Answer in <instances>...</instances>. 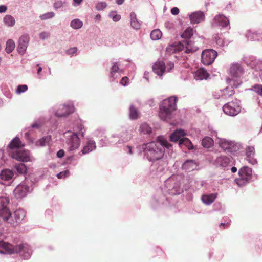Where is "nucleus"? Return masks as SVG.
Segmentation results:
<instances>
[{
	"label": "nucleus",
	"mask_w": 262,
	"mask_h": 262,
	"mask_svg": "<svg viewBox=\"0 0 262 262\" xmlns=\"http://www.w3.org/2000/svg\"><path fill=\"white\" fill-rule=\"evenodd\" d=\"M172 145L163 136H158L155 141L144 143L139 147V154L144 160L154 162L162 159L165 148L172 150Z\"/></svg>",
	"instance_id": "f257e3e1"
},
{
	"label": "nucleus",
	"mask_w": 262,
	"mask_h": 262,
	"mask_svg": "<svg viewBox=\"0 0 262 262\" xmlns=\"http://www.w3.org/2000/svg\"><path fill=\"white\" fill-rule=\"evenodd\" d=\"M180 178V177L178 176H172L165 181L164 185L162 188V193L156 194L152 198L151 205L154 208L169 204V198L166 196V194L177 195L182 192Z\"/></svg>",
	"instance_id": "f03ea898"
},
{
	"label": "nucleus",
	"mask_w": 262,
	"mask_h": 262,
	"mask_svg": "<svg viewBox=\"0 0 262 262\" xmlns=\"http://www.w3.org/2000/svg\"><path fill=\"white\" fill-rule=\"evenodd\" d=\"M73 129L77 132L67 131L64 133L67 149L69 151H73L78 149L80 145V140L78 135L84 136L85 129L81 119H77L74 123Z\"/></svg>",
	"instance_id": "7ed1b4c3"
},
{
	"label": "nucleus",
	"mask_w": 262,
	"mask_h": 262,
	"mask_svg": "<svg viewBox=\"0 0 262 262\" xmlns=\"http://www.w3.org/2000/svg\"><path fill=\"white\" fill-rule=\"evenodd\" d=\"M24 145L21 143L19 139L16 137L9 144L8 147L11 149L10 152L11 157L17 161L27 162L31 161L30 153L28 150L20 148Z\"/></svg>",
	"instance_id": "20e7f679"
},
{
	"label": "nucleus",
	"mask_w": 262,
	"mask_h": 262,
	"mask_svg": "<svg viewBox=\"0 0 262 262\" xmlns=\"http://www.w3.org/2000/svg\"><path fill=\"white\" fill-rule=\"evenodd\" d=\"M178 99L175 96L163 100L159 105V116L160 118L168 121L172 117L173 112L177 108Z\"/></svg>",
	"instance_id": "39448f33"
},
{
	"label": "nucleus",
	"mask_w": 262,
	"mask_h": 262,
	"mask_svg": "<svg viewBox=\"0 0 262 262\" xmlns=\"http://www.w3.org/2000/svg\"><path fill=\"white\" fill-rule=\"evenodd\" d=\"M133 130L122 127L118 133L113 134L108 139L110 144H115L119 146L120 145L130 140L133 137Z\"/></svg>",
	"instance_id": "423d86ee"
},
{
	"label": "nucleus",
	"mask_w": 262,
	"mask_h": 262,
	"mask_svg": "<svg viewBox=\"0 0 262 262\" xmlns=\"http://www.w3.org/2000/svg\"><path fill=\"white\" fill-rule=\"evenodd\" d=\"M230 74L232 77V78H227V82L230 85H233L235 88H237L242 83V81L239 79L243 74L244 70L242 67L238 64H233L230 68Z\"/></svg>",
	"instance_id": "0eeeda50"
},
{
	"label": "nucleus",
	"mask_w": 262,
	"mask_h": 262,
	"mask_svg": "<svg viewBox=\"0 0 262 262\" xmlns=\"http://www.w3.org/2000/svg\"><path fill=\"white\" fill-rule=\"evenodd\" d=\"M9 215L7 216L4 223L9 224L13 226H16L23 223L26 217V211L23 209L16 210L13 213L11 211Z\"/></svg>",
	"instance_id": "6e6552de"
},
{
	"label": "nucleus",
	"mask_w": 262,
	"mask_h": 262,
	"mask_svg": "<svg viewBox=\"0 0 262 262\" xmlns=\"http://www.w3.org/2000/svg\"><path fill=\"white\" fill-rule=\"evenodd\" d=\"M252 169L248 166H244L241 168L238 171V178L234 181L239 186H243L249 183L252 179Z\"/></svg>",
	"instance_id": "1a4fd4ad"
},
{
	"label": "nucleus",
	"mask_w": 262,
	"mask_h": 262,
	"mask_svg": "<svg viewBox=\"0 0 262 262\" xmlns=\"http://www.w3.org/2000/svg\"><path fill=\"white\" fill-rule=\"evenodd\" d=\"M55 115L58 117H67L73 113L75 110L74 103L72 101L67 102L59 105L57 108H54Z\"/></svg>",
	"instance_id": "9d476101"
},
{
	"label": "nucleus",
	"mask_w": 262,
	"mask_h": 262,
	"mask_svg": "<svg viewBox=\"0 0 262 262\" xmlns=\"http://www.w3.org/2000/svg\"><path fill=\"white\" fill-rule=\"evenodd\" d=\"M218 143L220 147L227 152L233 153L238 151L241 148V145L239 143L223 138L219 139Z\"/></svg>",
	"instance_id": "9b49d317"
},
{
	"label": "nucleus",
	"mask_w": 262,
	"mask_h": 262,
	"mask_svg": "<svg viewBox=\"0 0 262 262\" xmlns=\"http://www.w3.org/2000/svg\"><path fill=\"white\" fill-rule=\"evenodd\" d=\"M223 111L227 115L235 116L241 111L240 101L235 100L224 104L223 106Z\"/></svg>",
	"instance_id": "f8f14e48"
},
{
	"label": "nucleus",
	"mask_w": 262,
	"mask_h": 262,
	"mask_svg": "<svg viewBox=\"0 0 262 262\" xmlns=\"http://www.w3.org/2000/svg\"><path fill=\"white\" fill-rule=\"evenodd\" d=\"M173 67L174 64L172 62L165 63L163 61H158L154 64L152 69L157 75L162 76L165 73L170 72Z\"/></svg>",
	"instance_id": "ddd939ff"
},
{
	"label": "nucleus",
	"mask_w": 262,
	"mask_h": 262,
	"mask_svg": "<svg viewBox=\"0 0 262 262\" xmlns=\"http://www.w3.org/2000/svg\"><path fill=\"white\" fill-rule=\"evenodd\" d=\"M10 200L7 196L0 197V223H4L10 210L8 207Z\"/></svg>",
	"instance_id": "4468645a"
},
{
	"label": "nucleus",
	"mask_w": 262,
	"mask_h": 262,
	"mask_svg": "<svg viewBox=\"0 0 262 262\" xmlns=\"http://www.w3.org/2000/svg\"><path fill=\"white\" fill-rule=\"evenodd\" d=\"M217 55V52L213 49L205 50L202 53V62L204 65L209 66L213 63Z\"/></svg>",
	"instance_id": "2eb2a0df"
},
{
	"label": "nucleus",
	"mask_w": 262,
	"mask_h": 262,
	"mask_svg": "<svg viewBox=\"0 0 262 262\" xmlns=\"http://www.w3.org/2000/svg\"><path fill=\"white\" fill-rule=\"evenodd\" d=\"M32 189L26 184L22 183L18 185L13 191L15 198L17 199H22L32 191Z\"/></svg>",
	"instance_id": "dca6fc26"
},
{
	"label": "nucleus",
	"mask_w": 262,
	"mask_h": 262,
	"mask_svg": "<svg viewBox=\"0 0 262 262\" xmlns=\"http://www.w3.org/2000/svg\"><path fill=\"white\" fill-rule=\"evenodd\" d=\"M212 25L214 27H221L222 28H228V29L230 28L229 19L221 14H219L214 17Z\"/></svg>",
	"instance_id": "f3484780"
},
{
	"label": "nucleus",
	"mask_w": 262,
	"mask_h": 262,
	"mask_svg": "<svg viewBox=\"0 0 262 262\" xmlns=\"http://www.w3.org/2000/svg\"><path fill=\"white\" fill-rule=\"evenodd\" d=\"M16 249H17L16 253H19L20 256L24 259H28L30 258L32 250L31 247L27 244H23L16 246Z\"/></svg>",
	"instance_id": "a211bd4d"
},
{
	"label": "nucleus",
	"mask_w": 262,
	"mask_h": 262,
	"mask_svg": "<svg viewBox=\"0 0 262 262\" xmlns=\"http://www.w3.org/2000/svg\"><path fill=\"white\" fill-rule=\"evenodd\" d=\"M29 41L30 37L28 34H24L19 37L17 48L19 54L24 55L25 53Z\"/></svg>",
	"instance_id": "6ab92c4d"
},
{
	"label": "nucleus",
	"mask_w": 262,
	"mask_h": 262,
	"mask_svg": "<svg viewBox=\"0 0 262 262\" xmlns=\"http://www.w3.org/2000/svg\"><path fill=\"white\" fill-rule=\"evenodd\" d=\"M209 161L216 167L221 168L227 167L231 162L230 158L226 156H220L214 160H209Z\"/></svg>",
	"instance_id": "aec40b11"
},
{
	"label": "nucleus",
	"mask_w": 262,
	"mask_h": 262,
	"mask_svg": "<svg viewBox=\"0 0 262 262\" xmlns=\"http://www.w3.org/2000/svg\"><path fill=\"white\" fill-rule=\"evenodd\" d=\"M17 250V249H16V246H13L3 240L0 241V254H15L16 253Z\"/></svg>",
	"instance_id": "412c9836"
},
{
	"label": "nucleus",
	"mask_w": 262,
	"mask_h": 262,
	"mask_svg": "<svg viewBox=\"0 0 262 262\" xmlns=\"http://www.w3.org/2000/svg\"><path fill=\"white\" fill-rule=\"evenodd\" d=\"M189 17L191 24H196L205 20V14L201 11H197L190 13Z\"/></svg>",
	"instance_id": "4be33fe9"
},
{
	"label": "nucleus",
	"mask_w": 262,
	"mask_h": 262,
	"mask_svg": "<svg viewBox=\"0 0 262 262\" xmlns=\"http://www.w3.org/2000/svg\"><path fill=\"white\" fill-rule=\"evenodd\" d=\"M14 173L13 171L9 169H5L1 171L0 173L1 183L5 184V182H11L14 178Z\"/></svg>",
	"instance_id": "5701e85b"
},
{
	"label": "nucleus",
	"mask_w": 262,
	"mask_h": 262,
	"mask_svg": "<svg viewBox=\"0 0 262 262\" xmlns=\"http://www.w3.org/2000/svg\"><path fill=\"white\" fill-rule=\"evenodd\" d=\"M244 62L252 68L257 70H262V60H257L253 57H245Z\"/></svg>",
	"instance_id": "b1692460"
},
{
	"label": "nucleus",
	"mask_w": 262,
	"mask_h": 262,
	"mask_svg": "<svg viewBox=\"0 0 262 262\" xmlns=\"http://www.w3.org/2000/svg\"><path fill=\"white\" fill-rule=\"evenodd\" d=\"M122 71L123 70L119 68V64L117 62H112L110 73L111 80L113 81L119 77Z\"/></svg>",
	"instance_id": "393cba45"
},
{
	"label": "nucleus",
	"mask_w": 262,
	"mask_h": 262,
	"mask_svg": "<svg viewBox=\"0 0 262 262\" xmlns=\"http://www.w3.org/2000/svg\"><path fill=\"white\" fill-rule=\"evenodd\" d=\"M41 126V123L40 122H39L38 121H36L34 122L33 123H32L30 125V127H29L27 129H26L27 130L24 134H25V138L30 143H33V141H34L33 139L32 138L30 137V134L31 132L32 129H33V128L39 129V128H40Z\"/></svg>",
	"instance_id": "a878e982"
},
{
	"label": "nucleus",
	"mask_w": 262,
	"mask_h": 262,
	"mask_svg": "<svg viewBox=\"0 0 262 262\" xmlns=\"http://www.w3.org/2000/svg\"><path fill=\"white\" fill-rule=\"evenodd\" d=\"M96 148L95 142L92 139H88L85 145L83 147L81 152L82 155H86Z\"/></svg>",
	"instance_id": "bb28decb"
},
{
	"label": "nucleus",
	"mask_w": 262,
	"mask_h": 262,
	"mask_svg": "<svg viewBox=\"0 0 262 262\" xmlns=\"http://www.w3.org/2000/svg\"><path fill=\"white\" fill-rule=\"evenodd\" d=\"M213 39L216 45L220 47H226L231 42L230 39L223 37L222 34H215Z\"/></svg>",
	"instance_id": "cd10ccee"
},
{
	"label": "nucleus",
	"mask_w": 262,
	"mask_h": 262,
	"mask_svg": "<svg viewBox=\"0 0 262 262\" xmlns=\"http://www.w3.org/2000/svg\"><path fill=\"white\" fill-rule=\"evenodd\" d=\"M198 165L193 160H186L182 165V168L187 171H192L198 169Z\"/></svg>",
	"instance_id": "c85d7f7f"
},
{
	"label": "nucleus",
	"mask_w": 262,
	"mask_h": 262,
	"mask_svg": "<svg viewBox=\"0 0 262 262\" xmlns=\"http://www.w3.org/2000/svg\"><path fill=\"white\" fill-rule=\"evenodd\" d=\"M217 195L216 193L204 194L201 196V201L205 205L209 206L214 202Z\"/></svg>",
	"instance_id": "c756f323"
},
{
	"label": "nucleus",
	"mask_w": 262,
	"mask_h": 262,
	"mask_svg": "<svg viewBox=\"0 0 262 262\" xmlns=\"http://www.w3.org/2000/svg\"><path fill=\"white\" fill-rule=\"evenodd\" d=\"M180 43L184 45V47L182 48V50H184L187 53L194 52L196 51L198 48L194 45L193 42L189 40H184L181 42Z\"/></svg>",
	"instance_id": "7c9ffc66"
},
{
	"label": "nucleus",
	"mask_w": 262,
	"mask_h": 262,
	"mask_svg": "<svg viewBox=\"0 0 262 262\" xmlns=\"http://www.w3.org/2000/svg\"><path fill=\"white\" fill-rule=\"evenodd\" d=\"M186 135V133L184 130L182 129H177L171 134L170 139L171 141L176 142L178 141H180V139Z\"/></svg>",
	"instance_id": "2f4dec72"
},
{
	"label": "nucleus",
	"mask_w": 262,
	"mask_h": 262,
	"mask_svg": "<svg viewBox=\"0 0 262 262\" xmlns=\"http://www.w3.org/2000/svg\"><path fill=\"white\" fill-rule=\"evenodd\" d=\"M209 75L208 73L204 68L197 70L193 74L194 78L196 80L206 79Z\"/></svg>",
	"instance_id": "473e14b6"
},
{
	"label": "nucleus",
	"mask_w": 262,
	"mask_h": 262,
	"mask_svg": "<svg viewBox=\"0 0 262 262\" xmlns=\"http://www.w3.org/2000/svg\"><path fill=\"white\" fill-rule=\"evenodd\" d=\"M246 154L249 163L253 165L256 163V160L253 158L255 155V148L253 146H248L246 149Z\"/></svg>",
	"instance_id": "72a5a7b5"
},
{
	"label": "nucleus",
	"mask_w": 262,
	"mask_h": 262,
	"mask_svg": "<svg viewBox=\"0 0 262 262\" xmlns=\"http://www.w3.org/2000/svg\"><path fill=\"white\" fill-rule=\"evenodd\" d=\"M233 85H231V87H227L222 91V100H226L231 96L234 95V90L233 89Z\"/></svg>",
	"instance_id": "f704fd0d"
},
{
	"label": "nucleus",
	"mask_w": 262,
	"mask_h": 262,
	"mask_svg": "<svg viewBox=\"0 0 262 262\" xmlns=\"http://www.w3.org/2000/svg\"><path fill=\"white\" fill-rule=\"evenodd\" d=\"M184 47L183 43H179L177 45H171L166 48V52L168 54H171L177 52L182 51V48Z\"/></svg>",
	"instance_id": "c9c22d12"
},
{
	"label": "nucleus",
	"mask_w": 262,
	"mask_h": 262,
	"mask_svg": "<svg viewBox=\"0 0 262 262\" xmlns=\"http://www.w3.org/2000/svg\"><path fill=\"white\" fill-rule=\"evenodd\" d=\"M246 37L250 40L254 41V40H260L259 37L262 36V33L257 32H252L251 30H249L246 33Z\"/></svg>",
	"instance_id": "e433bc0d"
},
{
	"label": "nucleus",
	"mask_w": 262,
	"mask_h": 262,
	"mask_svg": "<svg viewBox=\"0 0 262 262\" xmlns=\"http://www.w3.org/2000/svg\"><path fill=\"white\" fill-rule=\"evenodd\" d=\"M52 140V136L51 135H47L43 137L42 138L38 140L35 145L37 146L43 147L48 145Z\"/></svg>",
	"instance_id": "4c0bfd02"
},
{
	"label": "nucleus",
	"mask_w": 262,
	"mask_h": 262,
	"mask_svg": "<svg viewBox=\"0 0 262 262\" xmlns=\"http://www.w3.org/2000/svg\"><path fill=\"white\" fill-rule=\"evenodd\" d=\"M179 145L181 148L185 147L187 149H192L193 147L191 141L187 138L183 137L180 139Z\"/></svg>",
	"instance_id": "58836bf2"
},
{
	"label": "nucleus",
	"mask_w": 262,
	"mask_h": 262,
	"mask_svg": "<svg viewBox=\"0 0 262 262\" xmlns=\"http://www.w3.org/2000/svg\"><path fill=\"white\" fill-rule=\"evenodd\" d=\"M139 132L142 134L150 135L152 133V128L148 124L144 122L140 125Z\"/></svg>",
	"instance_id": "ea45409f"
},
{
	"label": "nucleus",
	"mask_w": 262,
	"mask_h": 262,
	"mask_svg": "<svg viewBox=\"0 0 262 262\" xmlns=\"http://www.w3.org/2000/svg\"><path fill=\"white\" fill-rule=\"evenodd\" d=\"M130 25L134 29L138 30L140 29L141 24L138 21L136 14L135 12H133L130 14Z\"/></svg>",
	"instance_id": "a19ab883"
},
{
	"label": "nucleus",
	"mask_w": 262,
	"mask_h": 262,
	"mask_svg": "<svg viewBox=\"0 0 262 262\" xmlns=\"http://www.w3.org/2000/svg\"><path fill=\"white\" fill-rule=\"evenodd\" d=\"M4 24L8 26L12 27L15 24V19L13 16L11 15H6L3 19Z\"/></svg>",
	"instance_id": "79ce46f5"
},
{
	"label": "nucleus",
	"mask_w": 262,
	"mask_h": 262,
	"mask_svg": "<svg viewBox=\"0 0 262 262\" xmlns=\"http://www.w3.org/2000/svg\"><path fill=\"white\" fill-rule=\"evenodd\" d=\"M70 25L72 29L78 30L82 27L83 23L80 19L75 18L71 21Z\"/></svg>",
	"instance_id": "37998d69"
},
{
	"label": "nucleus",
	"mask_w": 262,
	"mask_h": 262,
	"mask_svg": "<svg viewBox=\"0 0 262 262\" xmlns=\"http://www.w3.org/2000/svg\"><path fill=\"white\" fill-rule=\"evenodd\" d=\"M213 140L209 137H205L202 140V145L205 148H209L213 146Z\"/></svg>",
	"instance_id": "c03bdc74"
},
{
	"label": "nucleus",
	"mask_w": 262,
	"mask_h": 262,
	"mask_svg": "<svg viewBox=\"0 0 262 262\" xmlns=\"http://www.w3.org/2000/svg\"><path fill=\"white\" fill-rule=\"evenodd\" d=\"M15 47L14 41L11 39H8L6 42L5 51L6 53L9 54L11 53Z\"/></svg>",
	"instance_id": "a18cd8bd"
},
{
	"label": "nucleus",
	"mask_w": 262,
	"mask_h": 262,
	"mask_svg": "<svg viewBox=\"0 0 262 262\" xmlns=\"http://www.w3.org/2000/svg\"><path fill=\"white\" fill-rule=\"evenodd\" d=\"M139 116V112L136 108L131 105L129 108V117L131 119H137Z\"/></svg>",
	"instance_id": "49530a36"
},
{
	"label": "nucleus",
	"mask_w": 262,
	"mask_h": 262,
	"mask_svg": "<svg viewBox=\"0 0 262 262\" xmlns=\"http://www.w3.org/2000/svg\"><path fill=\"white\" fill-rule=\"evenodd\" d=\"M162 35V32L159 29H155L151 31L150 38L153 40H157L161 38Z\"/></svg>",
	"instance_id": "de8ad7c7"
},
{
	"label": "nucleus",
	"mask_w": 262,
	"mask_h": 262,
	"mask_svg": "<svg viewBox=\"0 0 262 262\" xmlns=\"http://www.w3.org/2000/svg\"><path fill=\"white\" fill-rule=\"evenodd\" d=\"M14 169L19 174H23L27 171V168L26 165L24 163H19L15 165Z\"/></svg>",
	"instance_id": "09e8293b"
},
{
	"label": "nucleus",
	"mask_w": 262,
	"mask_h": 262,
	"mask_svg": "<svg viewBox=\"0 0 262 262\" xmlns=\"http://www.w3.org/2000/svg\"><path fill=\"white\" fill-rule=\"evenodd\" d=\"M108 17L115 22L119 21L121 18V15L118 14L116 11H111L108 14Z\"/></svg>",
	"instance_id": "8fccbe9b"
},
{
	"label": "nucleus",
	"mask_w": 262,
	"mask_h": 262,
	"mask_svg": "<svg viewBox=\"0 0 262 262\" xmlns=\"http://www.w3.org/2000/svg\"><path fill=\"white\" fill-rule=\"evenodd\" d=\"M193 35V29L191 27H188L182 34L181 37L183 38H189Z\"/></svg>",
	"instance_id": "3c124183"
},
{
	"label": "nucleus",
	"mask_w": 262,
	"mask_h": 262,
	"mask_svg": "<svg viewBox=\"0 0 262 262\" xmlns=\"http://www.w3.org/2000/svg\"><path fill=\"white\" fill-rule=\"evenodd\" d=\"M55 14L53 12H48L44 14H41L39 16V18L42 20H45L53 18Z\"/></svg>",
	"instance_id": "603ef678"
},
{
	"label": "nucleus",
	"mask_w": 262,
	"mask_h": 262,
	"mask_svg": "<svg viewBox=\"0 0 262 262\" xmlns=\"http://www.w3.org/2000/svg\"><path fill=\"white\" fill-rule=\"evenodd\" d=\"M66 3H67L65 1H62L61 0H58L53 3V7L55 10H57L62 8L64 6H66Z\"/></svg>",
	"instance_id": "864d4df0"
},
{
	"label": "nucleus",
	"mask_w": 262,
	"mask_h": 262,
	"mask_svg": "<svg viewBox=\"0 0 262 262\" xmlns=\"http://www.w3.org/2000/svg\"><path fill=\"white\" fill-rule=\"evenodd\" d=\"M28 86L26 84L19 85L16 90V94L19 95L23 93H25L28 90Z\"/></svg>",
	"instance_id": "5fc2aeb1"
},
{
	"label": "nucleus",
	"mask_w": 262,
	"mask_h": 262,
	"mask_svg": "<svg viewBox=\"0 0 262 262\" xmlns=\"http://www.w3.org/2000/svg\"><path fill=\"white\" fill-rule=\"evenodd\" d=\"M107 7V4L105 2H100L96 4L95 8L98 11H102Z\"/></svg>",
	"instance_id": "6e6d98bb"
},
{
	"label": "nucleus",
	"mask_w": 262,
	"mask_h": 262,
	"mask_svg": "<svg viewBox=\"0 0 262 262\" xmlns=\"http://www.w3.org/2000/svg\"><path fill=\"white\" fill-rule=\"evenodd\" d=\"M251 90L255 92L259 95L262 96V85L255 84L252 87Z\"/></svg>",
	"instance_id": "4d7b16f0"
},
{
	"label": "nucleus",
	"mask_w": 262,
	"mask_h": 262,
	"mask_svg": "<svg viewBox=\"0 0 262 262\" xmlns=\"http://www.w3.org/2000/svg\"><path fill=\"white\" fill-rule=\"evenodd\" d=\"M70 171L68 170H66L61 171L57 174V177L58 179H64L70 176Z\"/></svg>",
	"instance_id": "13d9d810"
},
{
	"label": "nucleus",
	"mask_w": 262,
	"mask_h": 262,
	"mask_svg": "<svg viewBox=\"0 0 262 262\" xmlns=\"http://www.w3.org/2000/svg\"><path fill=\"white\" fill-rule=\"evenodd\" d=\"M50 36V33L49 32L43 31L39 33V38L42 40L48 39Z\"/></svg>",
	"instance_id": "bf43d9fd"
},
{
	"label": "nucleus",
	"mask_w": 262,
	"mask_h": 262,
	"mask_svg": "<svg viewBox=\"0 0 262 262\" xmlns=\"http://www.w3.org/2000/svg\"><path fill=\"white\" fill-rule=\"evenodd\" d=\"M94 136L97 137H102L105 134V130L102 128L98 129L94 132Z\"/></svg>",
	"instance_id": "052dcab7"
},
{
	"label": "nucleus",
	"mask_w": 262,
	"mask_h": 262,
	"mask_svg": "<svg viewBox=\"0 0 262 262\" xmlns=\"http://www.w3.org/2000/svg\"><path fill=\"white\" fill-rule=\"evenodd\" d=\"M77 47L71 48L66 51V53L69 55L73 56L77 52Z\"/></svg>",
	"instance_id": "680f3d73"
},
{
	"label": "nucleus",
	"mask_w": 262,
	"mask_h": 262,
	"mask_svg": "<svg viewBox=\"0 0 262 262\" xmlns=\"http://www.w3.org/2000/svg\"><path fill=\"white\" fill-rule=\"evenodd\" d=\"M222 91L219 90L215 91L213 94V96L215 99H220L222 100Z\"/></svg>",
	"instance_id": "e2e57ef3"
},
{
	"label": "nucleus",
	"mask_w": 262,
	"mask_h": 262,
	"mask_svg": "<svg viewBox=\"0 0 262 262\" xmlns=\"http://www.w3.org/2000/svg\"><path fill=\"white\" fill-rule=\"evenodd\" d=\"M128 78L127 77H123L121 81L120 84L123 86H126L128 84Z\"/></svg>",
	"instance_id": "0e129e2a"
},
{
	"label": "nucleus",
	"mask_w": 262,
	"mask_h": 262,
	"mask_svg": "<svg viewBox=\"0 0 262 262\" xmlns=\"http://www.w3.org/2000/svg\"><path fill=\"white\" fill-rule=\"evenodd\" d=\"M171 13L174 15H176L179 13V9L177 7H173L171 9Z\"/></svg>",
	"instance_id": "69168bd1"
},
{
	"label": "nucleus",
	"mask_w": 262,
	"mask_h": 262,
	"mask_svg": "<svg viewBox=\"0 0 262 262\" xmlns=\"http://www.w3.org/2000/svg\"><path fill=\"white\" fill-rule=\"evenodd\" d=\"M124 150L127 153L130 155L133 154L132 149V147L129 145H127L124 148Z\"/></svg>",
	"instance_id": "338daca9"
},
{
	"label": "nucleus",
	"mask_w": 262,
	"mask_h": 262,
	"mask_svg": "<svg viewBox=\"0 0 262 262\" xmlns=\"http://www.w3.org/2000/svg\"><path fill=\"white\" fill-rule=\"evenodd\" d=\"M64 155V151L63 149H60L57 152V157L59 158H62Z\"/></svg>",
	"instance_id": "774afa93"
}]
</instances>
